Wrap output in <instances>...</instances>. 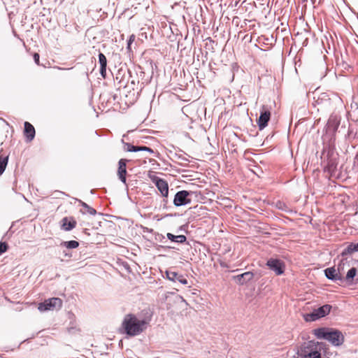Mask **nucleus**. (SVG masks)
<instances>
[{
  "instance_id": "obj_51",
  "label": "nucleus",
  "mask_w": 358,
  "mask_h": 358,
  "mask_svg": "<svg viewBox=\"0 0 358 358\" xmlns=\"http://www.w3.org/2000/svg\"><path fill=\"white\" fill-rule=\"evenodd\" d=\"M208 39L210 41V42H213L214 43V41L210 38V37H208Z\"/></svg>"
},
{
  "instance_id": "obj_14",
  "label": "nucleus",
  "mask_w": 358,
  "mask_h": 358,
  "mask_svg": "<svg viewBox=\"0 0 358 358\" xmlns=\"http://www.w3.org/2000/svg\"><path fill=\"white\" fill-rule=\"evenodd\" d=\"M324 276L333 282H339V285L342 283V275L339 274V271H336V266H331L324 270Z\"/></svg>"
},
{
  "instance_id": "obj_46",
  "label": "nucleus",
  "mask_w": 358,
  "mask_h": 358,
  "mask_svg": "<svg viewBox=\"0 0 358 358\" xmlns=\"http://www.w3.org/2000/svg\"><path fill=\"white\" fill-rule=\"evenodd\" d=\"M158 247L164 248V249H172V248H174L173 247H171V246H164V245H159Z\"/></svg>"
},
{
  "instance_id": "obj_9",
  "label": "nucleus",
  "mask_w": 358,
  "mask_h": 358,
  "mask_svg": "<svg viewBox=\"0 0 358 358\" xmlns=\"http://www.w3.org/2000/svg\"><path fill=\"white\" fill-rule=\"evenodd\" d=\"M266 266L276 275H281L285 273V264L278 258H270L266 261Z\"/></svg>"
},
{
  "instance_id": "obj_30",
  "label": "nucleus",
  "mask_w": 358,
  "mask_h": 358,
  "mask_svg": "<svg viewBox=\"0 0 358 358\" xmlns=\"http://www.w3.org/2000/svg\"><path fill=\"white\" fill-rule=\"evenodd\" d=\"M139 151H145L150 154H155V151L151 148L145 145H138V152Z\"/></svg>"
},
{
  "instance_id": "obj_23",
  "label": "nucleus",
  "mask_w": 358,
  "mask_h": 358,
  "mask_svg": "<svg viewBox=\"0 0 358 358\" xmlns=\"http://www.w3.org/2000/svg\"><path fill=\"white\" fill-rule=\"evenodd\" d=\"M121 142L123 144V150L125 152H138V145H134L130 143L124 142L123 139H122Z\"/></svg>"
},
{
  "instance_id": "obj_56",
  "label": "nucleus",
  "mask_w": 358,
  "mask_h": 358,
  "mask_svg": "<svg viewBox=\"0 0 358 358\" xmlns=\"http://www.w3.org/2000/svg\"><path fill=\"white\" fill-rule=\"evenodd\" d=\"M159 155V152H157V155H155L156 157H158Z\"/></svg>"
},
{
  "instance_id": "obj_39",
  "label": "nucleus",
  "mask_w": 358,
  "mask_h": 358,
  "mask_svg": "<svg viewBox=\"0 0 358 358\" xmlns=\"http://www.w3.org/2000/svg\"><path fill=\"white\" fill-rule=\"evenodd\" d=\"M33 58H34V62L37 64V65H39V60H40V56H39V54L37 53V52H35L33 55Z\"/></svg>"
},
{
  "instance_id": "obj_32",
  "label": "nucleus",
  "mask_w": 358,
  "mask_h": 358,
  "mask_svg": "<svg viewBox=\"0 0 358 358\" xmlns=\"http://www.w3.org/2000/svg\"><path fill=\"white\" fill-rule=\"evenodd\" d=\"M134 39H135V36L134 34L131 35L129 38V39L127 40V49L129 50V51H131V44L133 43V42L134 41Z\"/></svg>"
},
{
  "instance_id": "obj_19",
  "label": "nucleus",
  "mask_w": 358,
  "mask_h": 358,
  "mask_svg": "<svg viewBox=\"0 0 358 358\" xmlns=\"http://www.w3.org/2000/svg\"><path fill=\"white\" fill-rule=\"evenodd\" d=\"M76 223L73 217H64L62 220V229L66 231H70L76 227Z\"/></svg>"
},
{
  "instance_id": "obj_47",
  "label": "nucleus",
  "mask_w": 358,
  "mask_h": 358,
  "mask_svg": "<svg viewBox=\"0 0 358 358\" xmlns=\"http://www.w3.org/2000/svg\"><path fill=\"white\" fill-rule=\"evenodd\" d=\"M308 38H306L303 41V46H306V45H308Z\"/></svg>"
},
{
  "instance_id": "obj_48",
  "label": "nucleus",
  "mask_w": 358,
  "mask_h": 358,
  "mask_svg": "<svg viewBox=\"0 0 358 358\" xmlns=\"http://www.w3.org/2000/svg\"><path fill=\"white\" fill-rule=\"evenodd\" d=\"M176 164H178L179 166H184V167H187V165L186 164H184L182 162H176Z\"/></svg>"
},
{
  "instance_id": "obj_60",
  "label": "nucleus",
  "mask_w": 358,
  "mask_h": 358,
  "mask_svg": "<svg viewBox=\"0 0 358 358\" xmlns=\"http://www.w3.org/2000/svg\"><path fill=\"white\" fill-rule=\"evenodd\" d=\"M357 262H358V259H357Z\"/></svg>"
},
{
  "instance_id": "obj_49",
  "label": "nucleus",
  "mask_w": 358,
  "mask_h": 358,
  "mask_svg": "<svg viewBox=\"0 0 358 358\" xmlns=\"http://www.w3.org/2000/svg\"><path fill=\"white\" fill-rule=\"evenodd\" d=\"M144 86H145V83L143 82L141 83V85H140V90H139L140 92L142 91V90L144 87Z\"/></svg>"
},
{
  "instance_id": "obj_40",
  "label": "nucleus",
  "mask_w": 358,
  "mask_h": 358,
  "mask_svg": "<svg viewBox=\"0 0 358 358\" xmlns=\"http://www.w3.org/2000/svg\"><path fill=\"white\" fill-rule=\"evenodd\" d=\"M187 227H188V225L187 224H183V225H181L180 227H179V228L178 229V231H185V232H187Z\"/></svg>"
},
{
  "instance_id": "obj_43",
  "label": "nucleus",
  "mask_w": 358,
  "mask_h": 358,
  "mask_svg": "<svg viewBox=\"0 0 358 358\" xmlns=\"http://www.w3.org/2000/svg\"><path fill=\"white\" fill-rule=\"evenodd\" d=\"M122 81L120 80V81L116 84V85L118 86V87H117V90H120L122 87H126V85H123L122 84Z\"/></svg>"
},
{
  "instance_id": "obj_58",
  "label": "nucleus",
  "mask_w": 358,
  "mask_h": 358,
  "mask_svg": "<svg viewBox=\"0 0 358 358\" xmlns=\"http://www.w3.org/2000/svg\"><path fill=\"white\" fill-rule=\"evenodd\" d=\"M94 189H92V190H91V193H92V194H94Z\"/></svg>"
},
{
  "instance_id": "obj_37",
  "label": "nucleus",
  "mask_w": 358,
  "mask_h": 358,
  "mask_svg": "<svg viewBox=\"0 0 358 358\" xmlns=\"http://www.w3.org/2000/svg\"><path fill=\"white\" fill-rule=\"evenodd\" d=\"M106 68L107 67H100L99 73L103 78H106Z\"/></svg>"
},
{
  "instance_id": "obj_55",
  "label": "nucleus",
  "mask_w": 358,
  "mask_h": 358,
  "mask_svg": "<svg viewBox=\"0 0 358 358\" xmlns=\"http://www.w3.org/2000/svg\"><path fill=\"white\" fill-rule=\"evenodd\" d=\"M59 193L62 194H64V196H66V194H65L64 192H59Z\"/></svg>"
},
{
  "instance_id": "obj_26",
  "label": "nucleus",
  "mask_w": 358,
  "mask_h": 358,
  "mask_svg": "<svg viewBox=\"0 0 358 358\" xmlns=\"http://www.w3.org/2000/svg\"><path fill=\"white\" fill-rule=\"evenodd\" d=\"M250 271L251 274L252 280L255 279V281H257L264 275V271L260 269H255Z\"/></svg>"
},
{
  "instance_id": "obj_42",
  "label": "nucleus",
  "mask_w": 358,
  "mask_h": 358,
  "mask_svg": "<svg viewBox=\"0 0 358 358\" xmlns=\"http://www.w3.org/2000/svg\"><path fill=\"white\" fill-rule=\"evenodd\" d=\"M63 255L64 257L71 258L72 257L71 253L67 252L66 250L63 251Z\"/></svg>"
},
{
  "instance_id": "obj_7",
  "label": "nucleus",
  "mask_w": 358,
  "mask_h": 358,
  "mask_svg": "<svg viewBox=\"0 0 358 358\" xmlns=\"http://www.w3.org/2000/svg\"><path fill=\"white\" fill-rule=\"evenodd\" d=\"M340 125V118L337 115H331L326 124L327 134H329V142L334 143V136Z\"/></svg>"
},
{
  "instance_id": "obj_31",
  "label": "nucleus",
  "mask_w": 358,
  "mask_h": 358,
  "mask_svg": "<svg viewBox=\"0 0 358 358\" xmlns=\"http://www.w3.org/2000/svg\"><path fill=\"white\" fill-rule=\"evenodd\" d=\"M8 249V245L6 242H0V255L6 252Z\"/></svg>"
},
{
  "instance_id": "obj_13",
  "label": "nucleus",
  "mask_w": 358,
  "mask_h": 358,
  "mask_svg": "<svg viewBox=\"0 0 358 358\" xmlns=\"http://www.w3.org/2000/svg\"><path fill=\"white\" fill-rule=\"evenodd\" d=\"M129 160L127 159L122 158L118 161V167L117 171V175L118 179L126 186L127 184V164Z\"/></svg>"
},
{
  "instance_id": "obj_16",
  "label": "nucleus",
  "mask_w": 358,
  "mask_h": 358,
  "mask_svg": "<svg viewBox=\"0 0 358 358\" xmlns=\"http://www.w3.org/2000/svg\"><path fill=\"white\" fill-rule=\"evenodd\" d=\"M232 279L238 285H245L252 281L250 271L232 276Z\"/></svg>"
},
{
  "instance_id": "obj_29",
  "label": "nucleus",
  "mask_w": 358,
  "mask_h": 358,
  "mask_svg": "<svg viewBox=\"0 0 358 358\" xmlns=\"http://www.w3.org/2000/svg\"><path fill=\"white\" fill-rule=\"evenodd\" d=\"M275 206L278 210H282V211H285V212H289V207L283 201H278L275 203Z\"/></svg>"
},
{
  "instance_id": "obj_6",
  "label": "nucleus",
  "mask_w": 358,
  "mask_h": 358,
  "mask_svg": "<svg viewBox=\"0 0 358 358\" xmlns=\"http://www.w3.org/2000/svg\"><path fill=\"white\" fill-rule=\"evenodd\" d=\"M193 194L192 191L180 190L177 192L173 198V203L176 207L187 206L192 202L190 196Z\"/></svg>"
},
{
  "instance_id": "obj_25",
  "label": "nucleus",
  "mask_w": 358,
  "mask_h": 358,
  "mask_svg": "<svg viewBox=\"0 0 358 358\" xmlns=\"http://www.w3.org/2000/svg\"><path fill=\"white\" fill-rule=\"evenodd\" d=\"M76 200L80 203V205L86 210L87 213H89L92 215H95L97 213L96 210L94 208H93L92 207L89 206L85 202L83 201L80 199H76Z\"/></svg>"
},
{
  "instance_id": "obj_34",
  "label": "nucleus",
  "mask_w": 358,
  "mask_h": 358,
  "mask_svg": "<svg viewBox=\"0 0 358 358\" xmlns=\"http://www.w3.org/2000/svg\"><path fill=\"white\" fill-rule=\"evenodd\" d=\"M174 156L177 159H180L182 162H189V160L187 158H186L185 156H183V155H182V154H179V153L176 152L174 154Z\"/></svg>"
},
{
  "instance_id": "obj_59",
  "label": "nucleus",
  "mask_w": 358,
  "mask_h": 358,
  "mask_svg": "<svg viewBox=\"0 0 358 358\" xmlns=\"http://www.w3.org/2000/svg\"><path fill=\"white\" fill-rule=\"evenodd\" d=\"M238 271H239V269H236V270L233 271V272Z\"/></svg>"
},
{
  "instance_id": "obj_12",
  "label": "nucleus",
  "mask_w": 358,
  "mask_h": 358,
  "mask_svg": "<svg viewBox=\"0 0 358 358\" xmlns=\"http://www.w3.org/2000/svg\"><path fill=\"white\" fill-rule=\"evenodd\" d=\"M152 181L160 192L161 196L163 198H168L169 193L168 182L164 178H159L158 176H154L152 178Z\"/></svg>"
},
{
  "instance_id": "obj_44",
  "label": "nucleus",
  "mask_w": 358,
  "mask_h": 358,
  "mask_svg": "<svg viewBox=\"0 0 358 358\" xmlns=\"http://www.w3.org/2000/svg\"><path fill=\"white\" fill-rule=\"evenodd\" d=\"M143 231L144 232H149V233L153 232V229H149L148 227H143Z\"/></svg>"
},
{
  "instance_id": "obj_54",
  "label": "nucleus",
  "mask_w": 358,
  "mask_h": 358,
  "mask_svg": "<svg viewBox=\"0 0 358 358\" xmlns=\"http://www.w3.org/2000/svg\"><path fill=\"white\" fill-rule=\"evenodd\" d=\"M59 193L62 194H64V196H66V194H65L64 192H59Z\"/></svg>"
},
{
  "instance_id": "obj_4",
  "label": "nucleus",
  "mask_w": 358,
  "mask_h": 358,
  "mask_svg": "<svg viewBox=\"0 0 358 358\" xmlns=\"http://www.w3.org/2000/svg\"><path fill=\"white\" fill-rule=\"evenodd\" d=\"M313 334L317 338L328 341L336 347L341 346L344 343V336L337 329L319 327L313 329Z\"/></svg>"
},
{
  "instance_id": "obj_41",
  "label": "nucleus",
  "mask_w": 358,
  "mask_h": 358,
  "mask_svg": "<svg viewBox=\"0 0 358 358\" xmlns=\"http://www.w3.org/2000/svg\"><path fill=\"white\" fill-rule=\"evenodd\" d=\"M162 203L164 209H169L170 208L169 206H167L168 198H163Z\"/></svg>"
},
{
  "instance_id": "obj_24",
  "label": "nucleus",
  "mask_w": 358,
  "mask_h": 358,
  "mask_svg": "<svg viewBox=\"0 0 358 358\" xmlns=\"http://www.w3.org/2000/svg\"><path fill=\"white\" fill-rule=\"evenodd\" d=\"M8 162V156H3L0 154V176H1L6 170Z\"/></svg>"
},
{
  "instance_id": "obj_2",
  "label": "nucleus",
  "mask_w": 358,
  "mask_h": 358,
  "mask_svg": "<svg viewBox=\"0 0 358 358\" xmlns=\"http://www.w3.org/2000/svg\"><path fill=\"white\" fill-rule=\"evenodd\" d=\"M322 164H324V171L334 176L338 171V154L335 151L334 143H324L322 152Z\"/></svg>"
},
{
  "instance_id": "obj_11",
  "label": "nucleus",
  "mask_w": 358,
  "mask_h": 358,
  "mask_svg": "<svg viewBox=\"0 0 358 358\" xmlns=\"http://www.w3.org/2000/svg\"><path fill=\"white\" fill-rule=\"evenodd\" d=\"M271 119V111L265 106H263L259 112V116L257 119V124L260 131L263 130L268 125Z\"/></svg>"
},
{
  "instance_id": "obj_35",
  "label": "nucleus",
  "mask_w": 358,
  "mask_h": 358,
  "mask_svg": "<svg viewBox=\"0 0 358 358\" xmlns=\"http://www.w3.org/2000/svg\"><path fill=\"white\" fill-rule=\"evenodd\" d=\"M353 169L355 170V171H358V152L354 158Z\"/></svg>"
},
{
  "instance_id": "obj_36",
  "label": "nucleus",
  "mask_w": 358,
  "mask_h": 358,
  "mask_svg": "<svg viewBox=\"0 0 358 358\" xmlns=\"http://www.w3.org/2000/svg\"><path fill=\"white\" fill-rule=\"evenodd\" d=\"M173 271L171 268L167 269L165 271V275H163V277L166 278L169 280H170Z\"/></svg>"
},
{
  "instance_id": "obj_50",
  "label": "nucleus",
  "mask_w": 358,
  "mask_h": 358,
  "mask_svg": "<svg viewBox=\"0 0 358 358\" xmlns=\"http://www.w3.org/2000/svg\"><path fill=\"white\" fill-rule=\"evenodd\" d=\"M113 100H116V99H117V94H114V95L113 96Z\"/></svg>"
},
{
  "instance_id": "obj_15",
  "label": "nucleus",
  "mask_w": 358,
  "mask_h": 358,
  "mask_svg": "<svg viewBox=\"0 0 358 358\" xmlns=\"http://www.w3.org/2000/svg\"><path fill=\"white\" fill-rule=\"evenodd\" d=\"M357 276V268L356 267L350 268L346 275H342V283L346 286H352L356 285L355 278Z\"/></svg>"
},
{
  "instance_id": "obj_45",
  "label": "nucleus",
  "mask_w": 358,
  "mask_h": 358,
  "mask_svg": "<svg viewBox=\"0 0 358 358\" xmlns=\"http://www.w3.org/2000/svg\"><path fill=\"white\" fill-rule=\"evenodd\" d=\"M220 266L222 268H228L227 264L224 262H220Z\"/></svg>"
},
{
  "instance_id": "obj_57",
  "label": "nucleus",
  "mask_w": 358,
  "mask_h": 358,
  "mask_svg": "<svg viewBox=\"0 0 358 358\" xmlns=\"http://www.w3.org/2000/svg\"><path fill=\"white\" fill-rule=\"evenodd\" d=\"M0 120H2V121H3V122H6V120H3V118H0Z\"/></svg>"
},
{
  "instance_id": "obj_22",
  "label": "nucleus",
  "mask_w": 358,
  "mask_h": 358,
  "mask_svg": "<svg viewBox=\"0 0 358 358\" xmlns=\"http://www.w3.org/2000/svg\"><path fill=\"white\" fill-rule=\"evenodd\" d=\"M79 242L75 240L61 241L59 246L66 250H73L79 247Z\"/></svg>"
},
{
  "instance_id": "obj_5",
  "label": "nucleus",
  "mask_w": 358,
  "mask_h": 358,
  "mask_svg": "<svg viewBox=\"0 0 358 358\" xmlns=\"http://www.w3.org/2000/svg\"><path fill=\"white\" fill-rule=\"evenodd\" d=\"M333 306L329 304H324L317 308L309 313L303 315V319L306 322H314L322 317L328 315L331 310Z\"/></svg>"
},
{
  "instance_id": "obj_1",
  "label": "nucleus",
  "mask_w": 358,
  "mask_h": 358,
  "mask_svg": "<svg viewBox=\"0 0 358 358\" xmlns=\"http://www.w3.org/2000/svg\"><path fill=\"white\" fill-rule=\"evenodd\" d=\"M328 350L325 343L311 340L301 345L296 352L297 358H328Z\"/></svg>"
},
{
  "instance_id": "obj_38",
  "label": "nucleus",
  "mask_w": 358,
  "mask_h": 358,
  "mask_svg": "<svg viewBox=\"0 0 358 358\" xmlns=\"http://www.w3.org/2000/svg\"><path fill=\"white\" fill-rule=\"evenodd\" d=\"M155 239L160 242H163L165 239V236L161 234L157 233L155 235Z\"/></svg>"
},
{
  "instance_id": "obj_53",
  "label": "nucleus",
  "mask_w": 358,
  "mask_h": 358,
  "mask_svg": "<svg viewBox=\"0 0 358 358\" xmlns=\"http://www.w3.org/2000/svg\"><path fill=\"white\" fill-rule=\"evenodd\" d=\"M355 282H356V285H357L358 283V277L355 278Z\"/></svg>"
},
{
  "instance_id": "obj_3",
  "label": "nucleus",
  "mask_w": 358,
  "mask_h": 358,
  "mask_svg": "<svg viewBox=\"0 0 358 358\" xmlns=\"http://www.w3.org/2000/svg\"><path fill=\"white\" fill-rule=\"evenodd\" d=\"M145 329L143 323L141 322L135 315L130 313L124 317L120 331L122 334L131 337L141 334Z\"/></svg>"
},
{
  "instance_id": "obj_52",
  "label": "nucleus",
  "mask_w": 358,
  "mask_h": 358,
  "mask_svg": "<svg viewBox=\"0 0 358 358\" xmlns=\"http://www.w3.org/2000/svg\"><path fill=\"white\" fill-rule=\"evenodd\" d=\"M131 85L134 86V85H135V82H134V80H132V81L131 82Z\"/></svg>"
},
{
  "instance_id": "obj_8",
  "label": "nucleus",
  "mask_w": 358,
  "mask_h": 358,
  "mask_svg": "<svg viewBox=\"0 0 358 358\" xmlns=\"http://www.w3.org/2000/svg\"><path fill=\"white\" fill-rule=\"evenodd\" d=\"M62 306V301L59 298L52 297L45 299L44 301L39 303L38 310L40 312H45L53 310L55 308H60Z\"/></svg>"
},
{
  "instance_id": "obj_27",
  "label": "nucleus",
  "mask_w": 358,
  "mask_h": 358,
  "mask_svg": "<svg viewBox=\"0 0 358 358\" xmlns=\"http://www.w3.org/2000/svg\"><path fill=\"white\" fill-rule=\"evenodd\" d=\"M348 259H344V257H341V260L339 261L338 264H337V266L336 267V271H339L340 275H343L345 271V262Z\"/></svg>"
},
{
  "instance_id": "obj_33",
  "label": "nucleus",
  "mask_w": 358,
  "mask_h": 358,
  "mask_svg": "<svg viewBox=\"0 0 358 358\" xmlns=\"http://www.w3.org/2000/svg\"><path fill=\"white\" fill-rule=\"evenodd\" d=\"M329 96L327 93H322L321 96L318 98V99L316 101L317 103H321L322 101H329Z\"/></svg>"
},
{
  "instance_id": "obj_20",
  "label": "nucleus",
  "mask_w": 358,
  "mask_h": 358,
  "mask_svg": "<svg viewBox=\"0 0 358 358\" xmlns=\"http://www.w3.org/2000/svg\"><path fill=\"white\" fill-rule=\"evenodd\" d=\"M170 281L175 283L178 282L182 285H187L188 283L187 278L181 273L175 271H173Z\"/></svg>"
},
{
  "instance_id": "obj_17",
  "label": "nucleus",
  "mask_w": 358,
  "mask_h": 358,
  "mask_svg": "<svg viewBox=\"0 0 358 358\" xmlns=\"http://www.w3.org/2000/svg\"><path fill=\"white\" fill-rule=\"evenodd\" d=\"M36 131L34 126L29 122L24 123V136L27 142H31L35 138Z\"/></svg>"
},
{
  "instance_id": "obj_10",
  "label": "nucleus",
  "mask_w": 358,
  "mask_h": 358,
  "mask_svg": "<svg viewBox=\"0 0 358 358\" xmlns=\"http://www.w3.org/2000/svg\"><path fill=\"white\" fill-rule=\"evenodd\" d=\"M344 248L337 258L344 257V259H348L354 254L358 252V242H346L343 245Z\"/></svg>"
},
{
  "instance_id": "obj_21",
  "label": "nucleus",
  "mask_w": 358,
  "mask_h": 358,
  "mask_svg": "<svg viewBox=\"0 0 358 358\" xmlns=\"http://www.w3.org/2000/svg\"><path fill=\"white\" fill-rule=\"evenodd\" d=\"M167 238L173 243H185L187 241V237L185 235H174L171 233L166 234Z\"/></svg>"
},
{
  "instance_id": "obj_28",
  "label": "nucleus",
  "mask_w": 358,
  "mask_h": 358,
  "mask_svg": "<svg viewBox=\"0 0 358 358\" xmlns=\"http://www.w3.org/2000/svg\"><path fill=\"white\" fill-rule=\"evenodd\" d=\"M98 58L100 67H107V59L103 52H99Z\"/></svg>"
},
{
  "instance_id": "obj_18",
  "label": "nucleus",
  "mask_w": 358,
  "mask_h": 358,
  "mask_svg": "<svg viewBox=\"0 0 358 358\" xmlns=\"http://www.w3.org/2000/svg\"><path fill=\"white\" fill-rule=\"evenodd\" d=\"M153 312L150 308H146L141 311L139 321L143 323V326L146 328L147 325L151 321Z\"/></svg>"
}]
</instances>
